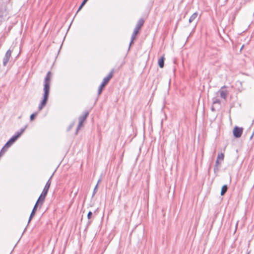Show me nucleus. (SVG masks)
<instances>
[{
  "instance_id": "1",
  "label": "nucleus",
  "mask_w": 254,
  "mask_h": 254,
  "mask_svg": "<svg viewBox=\"0 0 254 254\" xmlns=\"http://www.w3.org/2000/svg\"><path fill=\"white\" fill-rule=\"evenodd\" d=\"M52 76V73L49 71L47 72L45 77L43 88L44 93L43 94V99L38 106L39 110H42L46 105L48 101Z\"/></svg>"
},
{
  "instance_id": "2",
  "label": "nucleus",
  "mask_w": 254,
  "mask_h": 254,
  "mask_svg": "<svg viewBox=\"0 0 254 254\" xmlns=\"http://www.w3.org/2000/svg\"><path fill=\"white\" fill-rule=\"evenodd\" d=\"M144 23V20L142 18H140L137 22L132 35H134L136 36V35L139 33V31L141 29V27L143 25Z\"/></svg>"
},
{
  "instance_id": "3",
  "label": "nucleus",
  "mask_w": 254,
  "mask_h": 254,
  "mask_svg": "<svg viewBox=\"0 0 254 254\" xmlns=\"http://www.w3.org/2000/svg\"><path fill=\"white\" fill-rule=\"evenodd\" d=\"M243 132V128L242 127H239L238 126H235L233 130V134L235 138H240Z\"/></svg>"
},
{
  "instance_id": "4",
  "label": "nucleus",
  "mask_w": 254,
  "mask_h": 254,
  "mask_svg": "<svg viewBox=\"0 0 254 254\" xmlns=\"http://www.w3.org/2000/svg\"><path fill=\"white\" fill-rule=\"evenodd\" d=\"M12 52V50H11L10 49H8L6 51V52L2 59L3 66H5L7 65V64L8 62H9V59L11 57Z\"/></svg>"
},
{
  "instance_id": "5",
  "label": "nucleus",
  "mask_w": 254,
  "mask_h": 254,
  "mask_svg": "<svg viewBox=\"0 0 254 254\" xmlns=\"http://www.w3.org/2000/svg\"><path fill=\"white\" fill-rule=\"evenodd\" d=\"M227 88V86L225 85L221 87V88L218 91V93L220 94V96L221 98L226 100L227 97V95L229 93L228 91L225 89Z\"/></svg>"
},
{
  "instance_id": "6",
  "label": "nucleus",
  "mask_w": 254,
  "mask_h": 254,
  "mask_svg": "<svg viewBox=\"0 0 254 254\" xmlns=\"http://www.w3.org/2000/svg\"><path fill=\"white\" fill-rule=\"evenodd\" d=\"M48 191H42L41 194L38 198L36 203L42 204Z\"/></svg>"
},
{
  "instance_id": "7",
  "label": "nucleus",
  "mask_w": 254,
  "mask_h": 254,
  "mask_svg": "<svg viewBox=\"0 0 254 254\" xmlns=\"http://www.w3.org/2000/svg\"><path fill=\"white\" fill-rule=\"evenodd\" d=\"M108 82H107V81L103 79V81L102 82L101 84H100L98 88V96H99L101 94L103 89L108 84Z\"/></svg>"
},
{
  "instance_id": "8",
  "label": "nucleus",
  "mask_w": 254,
  "mask_h": 254,
  "mask_svg": "<svg viewBox=\"0 0 254 254\" xmlns=\"http://www.w3.org/2000/svg\"><path fill=\"white\" fill-rule=\"evenodd\" d=\"M220 166L221 162H219L218 160H216L213 169L214 174L216 175V176L217 175V173L219 171Z\"/></svg>"
},
{
  "instance_id": "9",
  "label": "nucleus",
  "mask_w": 254,
  "mask_h": 254,
  "mask_svg": "<svg viewBox=\"0 0 254 254\" xmlns=\"http://www.w3.org/2000/svg\"><path fill=\"white\" fill-rule=\"evenodd\" d=\"M89 114V112L88 111H85L83 112V114L80 116L79 117V121L84 122L86 119Z\"/></svg>"
},
{
  "instance_id": "10",
  "label": "nucleus",
  "mask_w": 254,
  "mask_h": 254,
  "mask_svg": "<svg viewBox=\"0 0 254 254\" xmlns=\"http://www.w3.org/2000/svg\"><path fill=\"white\" fill-rule=\"evenodd\" d=\"M164 61L165 58L164 56H162L160 59H159L158 61V64L160 68H163L164 66Z\"/></svg>"
},
{
  "instance_id": "11",
  "label": "nucleus",
  "mask_w": 254,
  "mask_h": 254,
  "mask_svg": "<svg viewBox=\"0 0 254 254\" xmlns=\"http://www.w3.org/2000/svg\"><path fill=\"white\" fill-rule=\"evenodd\" d=\"M114 69H112L111 71L109 72V73L108 74V76L105 77L104 79H105L106 81H107V82H109V81L110 80V79L113 77V73H114Z\"/></svg>"
},
{
  "instance_id": "12",
  "label": "nucleus",
  "mask_w": 254,
  "mask_h": 254,
  "mask_svg": "<svg viewBox=\"0 0 254 254\" xmlns=\"http://www.w3.org/2000/svg\"><path fill=\"white\" fill-rule=\"evenodd\" d=\"M16 141L13 136H12L5 144V146L9 147L14 142Z\"/></svg>"
},
{
  "instance_id": "13",
  "label": "nucleus",
  "mask_w": 254,
  "mask_h": 254,
  "mask_svg": "<svg viewBox=\"0 0 254 254\" xmlns=\"http://www.w3.org/2000/svg\"><path fill=\"white\" fill-rule=\"evenodd\" d=\"M197 15H198V13L197 12L193 13L189 18V23H190L192 21H193L197 17Z\"/></svg>"
},
{
  "instance_id": "14",
  "label": "nucleus",
  "mask_w": 254,
  "mask_h": 254,
  "mask_svg": "<svg viewBox=\"0 0 254 254\" xmlns=\"http://www.w3.org/2000/svg\"><path fill=\"white\" fill-rule=\"evenodd\" d=\"M88 0H83L81 3L80 4V6L78 7V9L74 15V17L76 16L77 13L82 8V7L84 6V5L86 4V3L88 1Z\"/></svg>"
},
{
  "instance_id": "15",
  "label": "nucleus",
  "mask_w": 254,
  "mask_h": 254,
  "mask_svg": "<svg viewBox=\"0 0 254 254\" xmlns=\"http://www.w3.org/2000/svg\"><path fill=\"white\" fill-rule=\"evenodd\" d=\"M224 158V154L223 153H219L216 160H218L219 162L223 161Z\"/></svg>"
},
{
  "instance_id": "16",
  "label": "nucleus",
  "mask_w": 254,
  "mask_h": 254,
  "mask_svg": "<svg viewBox=\"0 0 254 254\" xmlns=\"http://www.w3.org/2000/svg\"><path fill=\"white\" fill-rule=\"evenodd\" d=\"M50 185H51V181H50V179H49V180L47 181L46 185L45 186L43 190H49Z\"/></svg>"
},
{
  "instance_id": "17",
  "label": "nucleus",
  "mask_w": 254,
  "mask_h": 254,
  "mask_svg": "<svg viewBox=\"0 0 254 254\" xmlns=\"http://www.w3.org/2000/svg\"><path fill=\"white\" fill-rule=\"evenodd\" d=\"M8 148V147L5 146V145H4V146L1 148V150L0 151V157L5 153Z\"/></svg>"
},
{
  "instance_id": "18",
  "label": "nucleus",
  "mask_w": 254,
  "mask_h": 254,
  "mask_svg": "<svg viewBox=\"0 0 254 254\" xmlns=\"http://www.w3.org/2000/svg\"><path fill=\"white\" fill-rule=\"evenodd\" d=\"M83 122L79 121V123H78V125L76 129V132H75L76 134H77L78 131L80 129V128L81 127H82L83 126Z\"/></svg>"
},
{
  "instance_id": "19",
  "label": "nucleus",
  "mask_w": 254,
  "mask_h": 254,
  "mask_svg": "<svg viewBox=\"0 0 254 254\" xmlns=\"http://www.w3.org/2000/svg\"><path fill=\"white\" fill-rule=\"evenodd\" d=\"M212 101H213V104H220V103H221V101L220 100V99H219L218 98H217L216 97L213 98Z\"/></svg>"
},
{
  "instance_id": "20",
  "label": "nucleus",
  "mask_w": 254,
  "mask_h": 254,
  "mask_svg": "<svg viewBox=\"0 0 254 254\" xmlns=\"http://www.w3.org/2000/svg\"><path fill=\"white\" fill-rule=\"evenodd\" d=\"M135 39V36H134V35H132L131 36V39H130V41L129 43L128 49H129L131 45L133 44V43H134L133 41Z\"/></svg>"
},
{
  "instance_id": "21",
  "label": "nucleus",
  "mask_w": 254,
  "mask_h": 254,
  "mask_svg": "<svg viewBox=\"0 0 254 254\" xmlns=\"http://www.w3.org/2000/svg\"><path fill=\"white\" fill-rule=\"evenodd\" d=\"M21 132L19 131L17 132L14 135H13V137L15 139L17 140V139L21 135Z\"/></svg>"
},
{
  "instance_id": "22",
  "label": "nucleus",
  "mask_w": 254,
  "mask_h": 254,
  "mask_svg": "<svg viewBox=\"0 0 254 254\" xmlns=\"http://www.w3.org/2000/svg\"><path fill=\"white\" fill-rule=\"evenodd\" d=\"M38 206V204H37V203H35L32 210V212L31 213V214H32V215H35V212L36 211V210H37V207Z\"/></svg>"
},
{
  "instance_id": "23",
  "label": "nucleus",
  "mask_w": 254,
  "mask_h": 254,
  "mask_svg": "<svg viewBox=\"0 0 254 254\" xmlns=\"http://www.w3.org/2000/svg\"><path fill=\"white\" fill-rule=\"evenodd\" d=\"M37 114L36 113H34L30 115V120L31 121H33L35 119L36 116H37Z\"/></svg>"
},
{
  "instance_id": "24",
  "label": "nucleus",
  "mask_w": 254,
  "mask_h": 254,
  "mask_svg": "<svg viewBox=\"0 0 254 254\" xmlns=\"http://www.w3.org/2000/svg\"><path fill=\"white\" fill-rule=\"evenodd\" d=\"M228 189V187L227 185H224L221 189V190H227Z\"/></svg>"
},
{
  "instance_id": "25",
  "label": "nucleus",
  "mask_w": 254,
  "mask_h": 254,
  "mask_svg": "<svg viewBox=\"0 0 254 254\" xmlns=\"http://www.w3.org/2000/svg\"><path fill=\"white\" fill-rule=\"evenodd\" d=\"M92 215H93L92 212L91 211H89L88 214H87V218H88V219L89 220L90 219H91Z\"/></svg>"
},
{
  "instance_id": "26",
  "label": "nucleus",
  "mask_w": 254,
  "mask_h": 254,
  "mask_svg": "<svg viewBox=\"0 0 254 254\" xmlns=\"http://www.w3.org/2000/svg\"><path fill=\"white\" fill-rule=\"evenodd\" d=\"M27 127V126H25L23 128L20 129L19 132H21V134L24 131L25 129Z\"/></svg>"
},
{
  "instance_id": "27",
  "label": "nucleus",
  "mask_w": 254,
  "mask_h": 254,
  "mask_svg": "<svg viewBox=\"0 0 254 254\" xmlns=\"http://www.w3.org/2000/svg\"><path fill=\"white\" fill-rule=\"evenodd\" d=\"M34 215H32V214H30V215L29 218L28 223H29V222L31 221V219H32V218L33 217V216Z\"/></svg>"
},
{
  "instance_id": "28",
  "label": "nucleus",
  "mask_w": 254,
  "mask_h": 254,
  "mask_svg": "<svg viewBox=\"0 0 254 254\" xmlns=\"http://www.w3.org/2000/svg\"><path fill=\"white\" fill-rule=\"evenodd\" d=\"M73 126H74V123H72L71 125H70V126L68 127L67 130L68 131L70 130Z\"/></svg>"
},
{
  "instance_id": "29",
  "label": "nucleus",
  "mask_w": 254,
  "mask_h": 254,
  "mask_svg": "<svg viewBox=\"0 0 254 254\" xmlns=\"http://www.w3.org/2000/svg\"><path fill=\"white\" fill-rule=\"evenodd\" d=\"M100 181V180H99L98 181L97 184H96V185L94 187L93 190H96L97 189V186H98V184H99Z\"/></svg>"
},
{
  "instance_id": "30",
  "label": "nucleus",
  "mask_w": 254,
  "mask_h": 254,
  "mask_svg": "<svg viewBox=\"0 0 254 254\" xmlns=\"http://www.w3.org/2000/svg\"><path fill=\"white\" fill-rule=\"evenodd\" d=\"M220 192H221V193H220L221 195H224L226 192V191H220Z\"/></svg>"
},
{
  "instance_id": "31",
  "label": "nucleus",
  "mask_w": 254,
  "mask_h": 254,
  "mask_svg": "<svg viewBox=\"0 0 254 254\" xmlns=\"http://www.w3.org/2000/svg\"><path fill=\"white\" fill-rule=\"evenodd\" d=\"M96 191H93V193H92V196L93 197L94 196V195L95 194Z\"/></svg>"
},
{
  "instance_id": "32",
  "label": "nucleus",
  "mask_w": 254,
  "mask_h": 254,
  "mask_svg": "<svg viewBox=\"0 0 254 254\" xmlns=\"http://www.w3.org/2000/svg\"><path fill=\"white\" fill-rule=\"evenodd\" d=\"M211 110H212V111H215V109H214V108L213 107H211Z\"/></svg>"
},
{
  "instance_id": "33",
  "label": "nucleus",
  "mask_w": 254,
  "mask_h": 254,
  "mask_svg": "<svg viewBox=\"0 0 254 254\" xmlns=\"http://www.w3.org/2000/svg\"><path fill=\"white\" fill-rule=\"evenodd\" d=\"M254 136V134H253V133L252 135L250 137V139H252V138Z\"/></svg>"
},
{
  "instance_id": "34",
  "label": "nucleus",
  "mask_w": 254,
  "mask_h": 254,
  "mask_svg": "<svg viewBox=\"0 0 254 254\" xmlns=\"http://www.w3.org/2000/svg\"><path fill=\"white\" fill-rule=\"evenodd\" d=\"M244 45H243L240 49V51H241L242 50V49L244 48Z\"/></svg>"
},
{
  "instance_id": "35",
  "label": "nucleus",
  "mask_w": 254,
  "mask_h": 254,
  "mask_svg": "<svg viewBox=\"0 0 254 254\" xmlns=\"http://www.w3.org/2000/svg\"><path fill=\"white\" fill-rule=\"evenodd\" d=\"M250 252H248L247 254H250Z\"/></svg>"
},
{
  "instance_id": "36",
  "label": "nucleus",
  "mask_w": 254,
  "mask_h": 254,
  "mask_svg": "<svg viewBox=\"0 0 254 254\" xmlns=\"http://www.w3.org/2000/svg\"><path fill=\"white\" fill-rule=\"evenodd\" d=\"M53 175H54V174H52V175L51 176V177H50V179H51V178H52V176H53Z\"/></svg>"
},
{
  "instance_id": "37",
  "label": "nucleus",
  "mask_w": 254,
  "mask_h": 254,
  "mask_svg": "<svg viewBox=\"0 0 254 254\" xmlns=\"http://www.w3.org/2000/svg\"><path fill=\"white\" fill-rule=\"evenodd\" d=\"M253 134H254V130H253Z\"/></svg>"
}]
</instances>
